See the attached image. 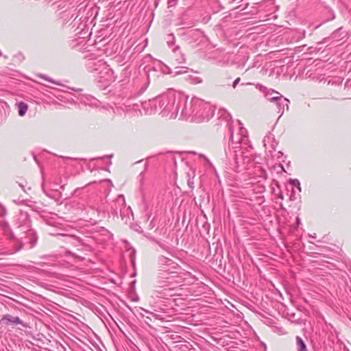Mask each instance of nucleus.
<instances>
[{"instance_id": "1", "label": "nucleus", "mask_w": 351, "mask_h": 351, "mask_svg": "<svg viewBox=\"0 0 351 351\" xmlns=\"http://www.w3.org/2000/svg\"><path fill=\"white\" fill-rule=\"evenodd\" d=\"M230 167L236 172H246L254 178L266 180L267 175L266 171L262 166V157L258 154L243 155V162L239 164V156L237 152L227 153Z\"/></svg>"}, {"instance_id": "2", "label": "nucleus", "mask_w": 351, "mask_h": 351, "mask_svg": "<svg viewBox=\"0 0 351 351\" xmlns=\"http://www.w3.org/2000/svg\"><path fill=\"white\" fill-rule=\"evenodd\" d=\"M178 101L182 104L180 112V117L182 119L202 121L208 120L214 114L212 106L199 98L193 97L188 101V97L184 95L180 97Z\"/></svg>"}, {"instance_id": "3", "label": "nucleus", "mask_w": 351, "mask_h": 351, "mask_svg": "<svg viewBox=\"0 0 351 351\" xmlns=\"http://www.w3.org/2000/svg\"><path fill=\"white\" fill-rule=\"evenodd\" d=\"M0 228L5 236L14 241L16 248L13 252L20 251L25 244H29V248H32L37 243L36 233L27 223L18 225L15 232H13L7 221H1Z\"/></svg>"}, {"instance_id": "4", "label": "nucleus", "mask_w": 351, "mask_h": 351, "mask_svg": "<svg viewBox=\"0 0 351 351\" xmlns=\"http://www.w3.org/2000/svg\"><path fill=\"white\" fill-rule=\"evenodd\" d=\"M156 269V283L160 288H165L171 278L178 273L180 267L178 263L169 256L158 255L155 261Z\"/></svg>"}, {"instance_id": "5", "label": "nucleus", "mask_w": 351, "mask_h": 351, "mask_svg": "<svg viewBox=\"0 0 351 351\" xmlns=\"http://www.w3.org/2000/svg\"><path fill=\"white\" fill-rule=\"evenodd\" d=\"M221 116H224L228 121V132L230 133V140L231 141L232 147L230 149H237L239 147L236 146L239 144L243 147L248 143V137L247 136V130L242 126L240 121H237L236 126L232 125V116L224 109L219 110Z\"/></svg>"}, {"instance_id": "6", "label": "nucleus", "mask_w": 351, "mask_h": 351, "mask_svg": "<svg viewBox=\"0 0 351 351\" xmlns=\"http://www.w3.org/2000/svg\"><path fill=\"white\" fill-rule=\"evenodd\" d=\"M167 101L164 107L163 117H169L170 119L177 117L179 110L181 111L182 104L178 101L180 97H184L182 94L169 93L167 94Z\"/></svg>"}, {"instance_id": "7", "label": "nucleus", "mask_w": 351, "mask_h": 351, "mask_svg": "<svg viewBox=\"0 0 351 351\" xmlns=\"http://www.w3.org/2000/svg\"><path fill=\"white\" fill-rule=\"evenodd\" d=\"M167 101V95H162L153 99L143 102L141 106L145 114H152L159 112L163 117L164 107Z\"/></svg>"}, {"instance_id": "8", "label": "nucleus", "mask_w": 351, "mask_h": 351, "mask_svg": "<svg viewBox=\"0 0 351 351\" xmlns=\"http://www.w3.org/2000/svg\"><path fill=\"white\" fill-rule=\"evenodd\" d=\"M110 211L114 216L118 217L119 215L122 219H123L125 217H129L130 214L132 215L131 207L126 206L123 195H119L117 197L112 201L110 204Z\"/></svg>"}, {"instance_id": "9", "label": "nucleus", "mask_w": 351, "mask_h": 351, "mask_svg": "<svg viewBox=\"0 0 351 351\" xmlns=\"http://www.w3.org/2000/svg\"><path fill=\"white\" fill-rule=\"evenodd\" d=\"M97 80L98 82L104 83V86H108L111 82L114 80L112 71L108 65L104 67L101 71L98 72Z\"/></svg>"}, {"instance_id": "10", "label": "nucleus", "mask_w": 351, "mask_h": 351, "mask_svg": "<svg viewBox=\"0 0 351 351\" xmlns=\"http://www.w3.org/2000/svg\"><path fill=\"white\" fill-rule=\"evenodd\" d=\"M0 324L2 326H9L10 325L16 326L21 325L24 328H27V324L25 323L19 317H14L10 314L4 315L0 320Z\"/></svg>"}, {"instance_id": "11", "label": "nucleus", "mask_w": 351, "mask_h": 351, "mask_svg": "<svg viewBox=\"0 0 351 351\" xmlns=\"http://www.w3.org/2000/svg\"><path fill=\"white\" fill-rule=\"evenodd\" d=\"M107 64L102 60L96 58L88 59L85 62V66L89 72H99Z\"/></svg>"}, {"instance_id": "12", "label": "nucleus", "mask_w": 351, "mask_h": 351, "mask_svg": "<svg viewBox=\"0 0 351 351\" xmlns=\"http://www.w3.org/2000/svg\"><path fill=\"white\" fill-rule=\"evenodd\" d=\"M249 147L250 148V149H249L247 147H241L240 149L239 150L237 149H234V150H232L230 149V147L229 146L228 147V149H225V152H226V159H227V161H228V164L230 167V168L231 169H232L230 167V161L228 158V156H227V153H230V150L233 152H237L238 156H239V164H242L243 162V160L242 159L243 158V155H245L247 154V155H250V154H254L251 149H252V147L251 145L249 146Z\"/></svg>"}, {"instance_id": "13", "label": "nucleus", "mask_w": 351, "mask_h": 351, "mask_svg": "<svg viewBox=\"0 0 351 351\" xmlns=\"http://www.w3.org/2000/svg\"><path fill=\"white\" fill-rule=\"evenodd\" d=\"M347 35V32L343 30V27H339L332 33L330 38L332 42L338 43L344 39Z\"/></svg>"}, {"instance_id": "14", "label": "nucleus", "mask_w": 351, "mask_h": 351, "mask_svg": "<svg viewBox=\"0 0 351 351\" xmlns=\"http://www.w3.org/2000/svg\"><path fill=\"white\" fill-rule=\"evenodd\" d=\"M289 102L288 99L282 97H280V100L275 104L277 106V112L280 114L279 117L283 114L285 107L288 110Z\"/></svg>"}, {"instance_id": "15", "label": "nucleus", "mask_w": 351, "mask_h": 351, "mask_svg": "<svg viewBox=\"0 0 351 351\" xmlns=\"http://www.w3.org/2000/svg\"><path fill=\"white\" fill-rule=\"evenodd\" d=\"M172 51L176 55V61L178 64H181L185 62V58L184 54L180 51V47L178 45L175 46L172 49Z\"/></svg>"}, {"instance_id": "16", "label": "nucleus", "mask_w": 351, "mask_h": 351, "mask_svg": "<svg viewBox=\"0 0 351 351\" xmlns=\"http://www.w3.org/2000/svg\"><path fill=\"white\" fill-rule=\"evenodd\" d=\"M16 105L18 108L19 115L20 117L25 116V114H26L27 110L28 109V105L23 101H20L19 103H16Z\"/></svg>"}, {"instance_id": "17", "label": "nucleus", "mask_w": 351, "mask_h": 351, "mask_svg": "<svg viewBox=\"0 0 351 351\" xmlns=\"http://www.w3.org/2000/svg\"><path fill=\"white\" fill-rule=\"evenodd\" d=\"M296 340V346H297V351H307L306 346L302 340V339L297 336L295 338Z\"/></svg>"}, {"instance_id": "18", "label": "nucleus", "mask_w": 351, "mask_h": 351, "mask_svg": "<svg viewBox=\"0 0 351 351\" xmlns=\"http://www.w3.org/2000/svg\"><path fill=\"white\" fill-rule=\"evenodd\" d=\"M159 246L162 250L166 251L169 256H173V250H172V248L171 247H169V246H167L165 244L160 243H159Z\"/></svg>"}, {"instance_id": "19", "label": "nucleus", "mask_w": 351, "mask_h": 351, "mask_svg": "<svg viewBox=\"0 0 351 351\" xmlns=\"http://www.w3.org/2000/svg\"><path fill=\"white\" fill-rule=\"evenodd\" d=\"M167 45L169 47H173L175 45L176 43V38L175 36L173 34H169L167 36Z\"/></svg>"}, {"instance_id": "20", "label": "nucleus", "mask_w": 351, "mask_h": 351, "mask_svg": "<svg viewBox=\"0 0 351 351\" xmlns=\"http://www.w3.org/2000/svg\"><path fill=\"white\" fill-rule=\"evenodd\" d=\"M176 71L174 72V75H178L181 74L186 73L187 72L188 68L186 67H176Z\"/></svg>"}, {"instance_id": "21", "label": "nucleus", "mask_w": 351, "mask_h": 351, "mask_svg": "<svg viewBox=\"0 0 351 351\" xmlns=\"http://www.w3.org/2000/svg\"><path fill=\"white\" fill-rule=\"evenodd\" d=\"M276 94H277L278 95L276 96H273L271 97H269L268 98V100L270 101V102H273V103H276L278 102L279 100H280V97H282L283 96L280 94L278 92H276Z\"/></svg>"}, {"instance_id": "22", "label": "nucleus", "mask_w": 351, "mask_h": 351, "mask_svg": "<svg viewBox=\"0 0 351 351\" xmlns=\"http://www.w3.org/2000/svg\"><path fill=\"white\" fill-rule=\"evenodd\" d=\"M147 167H148V165L147 164H145V170L141 171L140 173V174L138 175V178H139V182L141 183V184L142 185L143 182V180L145 179V171L147 170Z\"/></svg>"}, {"instance_id": "23", "label": "nucleus", "mask_w": 351, "mask_h": 351, "mask_svg": "<svg viewBox=\"0 0 351 351\" xmlns=\"http://www.w3.org/2000/svg\"><path fill=\"white\" fill-rule=\"evenodd\" d=\"M202 33L197 29H193L189 31V35L191 36H195V37H199L201 36Z\"/></svg>"}, {"instance_id": "24", "label": "nucleus", "mask_w": 351, "mask_h": 351, "mask_svg": "<svg viewBox=\"0 0 351 351\" xmlns=\"http://www.w3.org/2000/svg\"><path fill=\"white\" fill-rule=\"evenodd\" d=\"M193 178H194V176H193L192 178H189L188 179V185L191 188V189H193L195 187L194 186V181H193Z\"/></svg>"}, {"instance_id": "25", "label": "nucleus", "mask_w": 351, "mask_h": 351, "mask_svg": "<svg viewBox=\"0 0 351 351\" xmlns=\"http://www.w3.org/2000/svg\"><path fill=\"white\" fill-rule=\"evenodd\" d=\"M156 69L154 67L152 68H147V70L146 71V73L147 75L148 80L149 79L151 72H156Z\"/></svg>"}, {"instance_id": "26", "label": "nucleus", "mask_w": 351, "mask_h": 351, "mask_svg": "<svg viewBox=\"0 0 351 351\" xmlns=\"http://www.w3.org/2000/svg\"><path fill=\"white\" fill-rule=\"evenodd\" d=\"M178 0H168V7H173L177 4Z\"/></svg>"}, {"instance_id": "27", "label": "nucleus", "mask_w": 351, "mask_h": 351, "mask_svg": "<svg viewBox=\"0 0 351 351\" xmlns=\"http://www.w3.org/2000/svg\"><path fill=\"white\" fill-rule=\"evenodd\" d=\"M27 215L26 213H20V215L18 216L17 217V220H21V219H27Z\"/></svg>"}, {"instance_id": "28", "label": "nucleus", "mask_w": 351, "mask_h": 351, "mask_svg": "<svg viewBox=\"0 0 351 351\" xmlns=\"http://www.w3.org/2000/svg\"><path fill=\"white\" fill-rule=\"evenodd\" d=\"M293 184L295 186H297V188L299 189V191H301V189H300V182L298 180H295L293 181Z\"/></svg>"}, {"instance_id": "29", "label": "nucleus", "mask_w": 351, "mask_h": 351, "mask_svg": "<svg viewBox=\"0 0 351 351\" xmlns=\"http://www.w3.org/2000/svg\"><path fill=\"white\" fill-rule=\"evenodd\" d=\"M40 77L45 79V80H47V81H49L50 82L54 83V81L52 79H51L50 77H47V76H46L45 75H41Z\"/></svg>"}, {"instance_id": "30", "label": "nucleus", "mask_w": 351, "mask_h": 351, "mask_svg": "<svg viewBox=\"0 0 351 351\" xmlns=\"http://www.w3.org/2000/svg\"><path fill=\"white\" fill-rule=\"evenodd\" d=\"M240 77H237L232 83V87L234 88L240 82Z\"/></svg>"}, {"instance_id": "31", "label": "nucleus", "mask_w": 351, "mask_h": 351, "mask_svg": "<svg viewBox=\"0 0 351 351\" xmlns=\"http://www.w3.org/2000/svg\"><path fill=\"white\" fill-rule=\"evenodd\" d=\"M328 40H331V38H330V36L329 37H326V38H324L322 41L321 42V43L324 44V43H327Z\"/></svg>"}, {"instance_id": "32", "label": "nucleus", "mask_w": 351, "mask_h": 351, "mask_svg": "<svg viewBox=\"0 0 351 351\" xmlns=\"http://www.w3.org/2000/svg\"><path fill=\"white\" fill-rule=\"evenodd\" d=\"M60 158H62L63 159H69V160H77V158H71V157L60 156Z\"/></svg>"}, {"instance_id": "33", "label": "nucleus", "mask_w": 351, "mask_h": 351, "mask_svg": "<svg viewBox=\"0 0 351 351\" xmlns=\"http://www.w3.org/2000/svg\"><path fill=\"white\" fill-rule=\"evenodd\" d=\"M271 95H272V93H269V91H267L265 93V97H267V99H268L269 97H272Z\"/></svg>"}, {"instance_id": "34", "label": "nucleus", "mask_w": 351, "mask_h": 351, "mask_svg": "<svg viewBox=\"0 0 351 351\" xmlns=\"http://www.w3.org/2000/svg\"><path fill=\"white\" fill-rule=\"evenodd\" d=\"M328 84L334 85V84H337V82H335V81H330H330H328Z\"/></svg>"}, {"instance_id": "35", "label": "nucleus", "mask_w": 351, "mask_h": 351, "mask_svg": "<svg viewBox=\"0 0 351 351\" xmlns=\"http://www.w3.org/2000/svg\"><path fill=\"white\" fill-rule=\"evenodd\" d=\"M269 138H269V136H268V137H267V139H266V138H265V139H264L263 142H264V145H265V146L266 145V142H267V141L269 140Z\"/></svg>"}, {"instance_id": "36", "label": "nucleus", "mask_w": 351, "mask_h": 351, "mask_svg": "<svg viewBox=\"0 0 351 351\" xmlns=\"http://www.w3.org/2000/svg\"><path fill=\"white\" fill-rule=\"evenodd\" d=\"M64 186H65V184H63L60 185V189H64Z\"/></svg>"}, {"instance_id": "37", "label": "nucleus", "mask_w": 351, "mask_h": 351, "mask_svg": "<svg viewBox=\"0 0 351 351\" xmlns=\"http://www.w3.org/2000/svg\"><path fill=\"white\" fill-rule=\"evenodd\" d=\"M19 186H21V187L22 188V189H23V191H25V189H24V186H23V184H19Z\"/></svg>"}, {"instance_id": "38", "label": "nucleus", "mask_w": 351, "mask_h": 351, "mask_svg": "<svg viewBox=\"0 0 351 351\" xmlns=\"http://www.w3.org/2000/svg\"><path fill=\"white\" fill-rule=\"evenodd\" d=\"M164 290H165V291H167V289H165ZM172 290H173V289H171V288H170V289H168V291H172Z\"/></svg>"}, {"instance_id": "39", "label": "nucleus", "mask_w": 351, "mask_h": 351, "mask_svg": "<svg viewBox=\"0 0 351 351\" xmlns=\"http://www.w3.org/2000/svg\"><path fill=\"white\" fill-rule=\"evenodd\" d=\"M200 157L204 158H206V156H205L204 155H203V154H201V155H200Z\"/></svg>"}, {"instance_id": "40", "label": "nucleus", "mask_w": 351, "mask_h": 351, "mask_svg": "<svg viewBox=\"0 0 351 351\" xmlns=\"http://www.w3.org/2000/svg\"><path fill=\"white\" fill-rule=\"evenodd\" d=\"M150 226L152 227V228L154 227L152 221L150 223Z\"/></svg>"}, {"instance_id": "41", "label": "nucleus", "mask_w": 351, "mask_h": 351, "mask_svg": "<svg viewBox=\"0 0 351 351\" xmlns=\"http://www.w3.org/2000/svg\"><path fill=\"white\" fill-rule=\"evenodd\" d=\"M138 106L137 104H134V105L133 106V108H136V107L137 108Z\"/></svg>"}, {"instance_id": "42", "label": "nucleus", "mask_w": 351, "mask_h": 351, "mask_svg": "<svg viewBox=\"0 0 351 351\" xmlns=\"http://www.w3.org/2000/svg\"><path fill=\"white\" fill-rule=\"evenodd\" d=\"M299 222H300V219L298 217L297 218V223H299Z\"/></svg>"}, {"instance_id": "43", "label": "nucleus", "mask_w": 351, "mask_h": 351, "mask_svg": "<svg viewBox=\"0 0 351 351\" xmlns=\"http://www.w3.org/2000/svg\"><path fill=\"white\" fill-rule=\"evenodd\" d=\"M272 147L274 149H275V145H272Z\"/></svg>"}, {"instance_id": "44", "label": "nucleus", "mask_w": 351, "mask_h": 351, "mask_svg": "<svg viewBox=\"0 0 351 351\" xmlns=\"http://www.w3.org/2000/svg\"><path fill=\"white\" fill-rule=\"evenodd\" d=\"M92 209H95V207L90 206Z\"/></svg>"}, {"instance_id": "45", "label": "nucleus", "mask_w": 351, "mask_h": 351, "mask_svg": "<svg viewBox=\"0 0 351 351\" xmlns=\"http://www.w3.org/2000/svg\"><path fill=\"white\" fill-rule=\"evenodd\" d=\"M1 56V52L0 51V56Z\"/></svg>"}]
</instances>
